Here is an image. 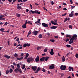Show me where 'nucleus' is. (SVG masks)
<instances>
[{"label": "nucleus", "mask_w": 78, "mask_h": 78, "mask_svg": "<svg viewBox=\"0 0 78 78\" xmlns=\"http://www.w3.org/2000/svg\"><path fill=\"white\" fill-rule=\"evenodd\" d=\"M9 73V70L7 69L6 70V74H7L8 73Z\"/></svg>", "instance_id": "obj_30"}, {"label": "nucleus", "mask_w": 78, "mask_h": 78, "mask_svg": "<svg viewBox=\"0 0 78 78\" xmlns=\"http://www.w3.org/2000/svg\"><path fill=\"white\" fill-rule=\"evenodd\" d=\"M13 70L12 68H10L9 69V72L10 73H12V72H13Z\"/></svg>", "instance_id": "obj_25"}, {"label": "nucleus", "mask_w": 78, "mask_h": 78, "mask_svg": "<svg viewBox=\"0 0 78 78\" xmlns=\"http://www.w3.org/2000/svg\"><path fill=\"white\" fill-rule=\"evenodd\" d=\"M42 34H40L38 35V38H39V39H41L42 38Z\"/></svg>", "instance_id": "obj_22"}, {"label": "nucleus", "mask_w": 78, "mask_h": 78, "mask_svg": "<svg viewBox=\"0 0 78 78\" xmlns=\"http://www.w3.org/2000/svg\"><path fill=\"white\" fill-rule=\"evenodd\" d=\"M67 20H68V18L66 17V19L64 20V22H66V21H67Z\"/></svg>", "instance_id": "obj_33"}, {"label": "nucleus", "mask_w": 78, "mask_h": 78, "mask_svg": "<svg viewBox=\"0 0 78 78\" xmlns=\"http://www.w3.org/2000/svg\"><path fill=\"white\" fill-rule=\"evenodd\" d=\"M11 66L12 67V69H15V67L14 66H13L12 65H11Z\"/></svg>", "instance_id": "obj_46"}, {"label": "nucleus", "mask_w": 78, "mask_h": 78, "mask_svg": "<svg viewBox=\"0 0 78 78\" xmlns=\"http://www.w3.org/2000/svg\"><path fill=\"white\" fill-rule=\"evenodd\" d=\"M24 53H21V55H20V56H23L24 55Z\"/></svg>", "instance_id": "obj_51"}, {"label": "nucleus", "mask_w": 78, "mask_h": 78, "mask_svg": "<svg viewBox=\"0 0 78 78\" xmlns=\"http://www.w3.org/2000/svg\"><path fill=\"white\" fill-rule=\"evenodd\" d=\"M66 15H67V13H65V14H62V16H65Z\"/></svg>", "instance_id": "obj_50"}, {"label": "nucleus", "mask_w": 78, "mask_h": 78, "mask_svg": "<svg viewBox=\"0 0 78 78\" xmlns=\"http://www.w3.org/2000/svg\"><path fill=\"white\" fill-rule=\"evenodd\" d=\"M4 17H5L4 15H2V16H0V20H2L3 18Z\"/></svg>", "instance_id": "obj_21"}, {"label": "nucleus", "mask_w": 78, "mask_h": 78, "mask_svg": "<svg viewBox=\"0 0 78 78\" xmlns=\"http://www.w3.org/2000/svg\"><path fill=\"white\" fill-rule=\"evenodd\" d=\"M70 2H71V4H72V3H73V1H72V0H71L70 1Z\"/></svg>", "instance_id": "obj_64"}, {"label": "nucleus", "mask_w": 78, "mask_h": 78, "mask_svg": "<svg viewBox=\"0 0 78 78\" xmlns=\"http://www.w3.org/2000/svg\"><path fill=\"white\" fill-rule=\"evenodd\" d=\"M41 47H40L39 46H38V47L37 48V50H39L40 49H41Z\"/></svg>", "instance_id": "obj_37"}, {"label": "nucleus", "mask_w": 78, "mask_h": 78, "mask_svg": "<svg viewBox=\"0 0 78 78\" xmlns=\"http://www.w3.org/2000/svg\"><path fill=\"white\" fill-rule=\"evenodd\" d=\"M16 16L18 17H20V14L17 13L16 14Z\"/></svg>", "instance_id": "obj_28"}, {"label": "nucleus", "mask_w": 78, "mask_h": 78, "mask_svg": "<svg viewBox=\"0 0 78 78\" xmlns=\"http://www.w3.org/2000/svg\"><path fill=\"white\" fill-rule=\"evenodd\" d=\"M63 10L66 11V10H67V9L66 8H63Z\"/></svg>", "instance_id": "obj_61"}, {"label": "nucleus", "mask_w": 78, "mask_h": 78, "mask_svg": "<svg viewBox=\"0 0 78 78\" xmlns=\"http://www.w3.org/2000/svg\"><path fill=\"white\" fill-rule=\"evenodd\" d=\"M4 57H6V58L7 59H9L10 58V56H9V55H4Z\"/></svg>", "instance_id": "obj_15"}, {"label": "nucleus", "mask_w": 78, "mask_h": 78, "mask_svg": "<svg viewBox=\"0 0 78 78\" xmlns=\"http://www.w3.org/2000/svg\"><path fill=\"white\" fill-rule=\"evenodd\" d=\"M30 34H31V32L30 30H29L28 34L30 35Z\"/></svg>", "instance_id": "obj_55"}, {"label": "nucleus", "mask_w": 78, "mask_h": 78, "mask_svg": "<svg viewBox=\"0 0 78 78\" xmlns=\"http://www.w3.org/2000/svg\"><path fill=\"white\" fill-rule=\"evenodd\" d=\"M17 9H22V7L20 5H19V6H17Z\"/></svg>", "instance_id": "obj_18"}, {"label": "nucleus", "mask_w": 78, "mask_h": 78, "mask_svg": "<svg viewBox=\"0 0 78 78\" xmlns=\"http://www.w3.org/2000/svg\"><path fill=\"white\" fill-rule=\"evenodd\" d=\"M17 45V44L16 43H15L14 44V45L15 47L16 46V45Z\"/></svg>", "instance_id": "obj_63"}, {"label": "nucleus", "mask_w": 78, "mask_h": 78, "mask_svg": "<svg viewBox=\"0 0 78 78\" xmlns=\"http://www.w3.org/2000/svg\"><path fill=\"white\" fill-rule=\"evenodd\" d=\"M25 65H23V67L22 68V69H25Z\"/></svg>", "instance_id": "obj_29"}, {"label": "nucleus", "mask_w": 78, "mask_h": 78, "mask_svg": "<svg viewBox=\"0 0 78 78\" xmlns=\"http://www.w3.org/2000/svg\"><path fill=\"white\" fill-rule=\"evenodd\" d=\"M50 58L49 57H44V60L45 61H47L48 60V59L49 58Z\"/></svg>", "instance_id": "obj_14"}, {"label": "nucleus", "mask_w": 78, "mask_h": 78, "mask_svg": "<svg viewBox=\"0 0 78 78\" xmlns=\"http://www.w3.org/2000/svg\"><path fill=\"white\" fill-rule=\"evenodd\" d=\"M39 33V31H36L33 32V34L34 35L36 36L37 35V34Z\"/></svg>", "instance_id": "obj_9"}, {"label": "nucleus", "mask_w": 78, "mask_h": 78, "mask_svg": "<svg viewBox=\"0 0 78 78\" xmlns=\"http://www.w3.org/2000/svg\"><path fill=\"white\" fill-rule=\"evenodd\" d=\"M27 46H28V47H30V44H29L27 43L26 44Z\"/></svg>", "instance_id": "obj_49"}, {"label": "nucleus", "mask_w": 78, "mask_h": 78, "mask_svg": "<svg viewBox=\"0 0 78 78\" xmlns=\"http://www.w3.org/2000/svg\"><path fill=\"white\" fill-rule=\"evenodd\" d=\"M62 62H64L66 60V58H65V57H64V56H63V57H62Z\"/></svg>", "instance_id": "obj_20"}, {"label": "nucleus", "mask_w": 78, "mask_h": 78, "mask_svg": "<svg viewBox=\"0 0 78 78\" xmlns=\"http://www.w3.org/2000/svg\"><path fill=\"white\" fill-rule=\"evenodd\" d=\"M54 51V50L53 49V48H52L51 49V52H50V54L51 55H54V52H53Z\"/></svg>", "instance_id": "obj_8"}, {"label": "nucleus", "mask_w": 78, "mask_h": 78, "mask_svg": "<svg viewBox=\"0 0 78 78\" xmlns=\"http://www.w3.org/2000/svg\"><path fill=\"white\" fill-rule=\"evenodd\" d=\"M69 27L71 29H72V25L69 26Z\"/></svg>", "instance_id": "obj_43"}, {"label": "nucleus", "mask_w": 78, "mask_h": 78, "mask_svg": "<svg viewBox=\"0 0 78 78\" xmlns=\"http://www.w3.org/2000/svg\"><path fill=\"white\" fill-rule=\"evenodd\" d=\"M41 68L39 67H38V68H37V69L36 70L35 72V73L36 74L39 71H40V70H41Z\"/></svg>", "instance_id": "obj_11"}, {"label": "nucleus", "mask_w": 78, "mask_h": 78, "mask_svg": "<svg viewBox=\"0 0 78 78\" xmlns=\"http://www.w3.org/2000/svg\"><path fill=\"white\" fill-rule=\"evenodd\" d=\"M39 56H37V57L35 58V61L36 62H38L39 61Z\"/></svg>", "instance_id": "obj_12"}, {"label": "nucleus", "mask_w": 78, "mask_h": 78, "mask_svg": "<svg viewBox=\"0 0 78 78\" xmlns=\"http://www.w3.org/2000/svg\"><path fill=\"white\" fill-rule=\"evenodd\" d=\"M18 68H16L14 70V71L15 72H16L17 73H18Z\"/></svg>", "instance_id": "obj_24"}, {"label": "nucleus", "mask_w": 78, "mask_h": 78, "mask_svg": "<svg viewBox=\"0 0 78 78\" xmlns=\"http://www.w3.org/2000/svg\"><path fill=\"white\" fill-rule=\"evenodd\" d=\"M18 55L17 53H15L14 56L15 57H16L17 58V57H18Z\"/></svg>", "instance_id": "obj_35"}, {"label": "nucleus", "mask_w": 78, "mask_h": 78, "mask_svg": "<svg viewBox=\"0 0 78 78\" xmlns=\"http://www.w3.org/2000/svg\"><path fill=\"white\" fill-rule=\"evenodd\" d=\"M26 56L28 58L29 56V54L27 53L26 54Z\"/></svg>", "instance_id": "obj_40"}, {"label": "nucleus", "mask_w": 78, "mask_h": 78, "mask_svg": "<svg viewBox=\"0 0 78 78\" xmlns=\"http://www.w3.org/2000/svg\"><path fill=\"white\" fill-rule=\"evenodd\" d=\"M34 60V58H33L30 57L28 58L27 59V62L29 63H30V62H33Z\"/></svg>", "instance_id": "obj_1"}, {"label": "nucleus", "mask_w": 78, "mask_h": 78, "mask_svg": "<svg viewBox=\"0 0 78 78\" xmlns=\"http://www.w3.org/2000/svg\"><path fill=\"white\" fill-rule=\"evenodd\" d=\"M73 16V14H69V16L70 17H72Z\"/></svg>", "instance_id": "obj_41"}, {"label": "nucleus", "mask_w": 78, "mask_h": 78, "mask_svg": "<svg viewBox=\"0 0 78 78\" xmlns=\"http://www.w3.org/2000/svg\"><path fill=\"white\" fill-rule=\"evenodd\" d=\"M75 15L76 16H77L78 15V13H75Z\"/></svg>", "instance_id": "obj_58"}, {"label": "nucleus", "mask_w": 78, "mask_h": 78, "mask_svg": "<svg viewBox=\"0 0 78 78\" xmlns=\"http://www.w3.org/2000/svg\"><path fill=\"white\" fill-rule=\"evenodd\" d=\"M45 58V57H43L42 58H41L40 59V61H41V62H44V59Z\"/></svg>", "instance_id": "obj_16"}, {"label": "nucleus", "mask_w": 78, "mask_h": 78, "mask_svg": "<svg viewBox=\"0 0 78 78\" xmlns=\"http://www.w3.org/2000/svg\"><path fill=\"white\" fill-rule=\"evenodd\" d=\"M75 7V6H71V9H74V8Z\"/></svg>", "instance_id": "obj_60"}, {"label": "nucleus", "mask_w": 78, "mask_h": 78, "mask_svg": "<svg viewBox=\"0 0 78 78\" xmlns=\"http://www.w3.org/2000/svg\"><path fill=\"white\" fill-rule=\"evenodd\" d=\"M17 67L18 69H20V65L18 63V64H17Z\"/></svg>", "instance_id": "obj_26"}, {"label": "nucleus", "mask_w": 78, "mask_h": 78, "mask_svg": "<svg viewBox=\"0 0 78 78\" xmlns=\"http://www.w3.org/2000/svg\"><path fill=\"white\" fill-rule=\"evenodd\" d=\"M66 47L68 48H70L71 47V45H66Z\"/></svg>", "instance_id": "obj_44"}, {"label": "nucleus", "mask_w": 78, "mask_h": 78, "mask_svg": "<svg viewBox=\"0 0 78 78\" xmlns=\"http://www.w3.org/2000/svg\"><path fill=\"white\" fill-rule=\"evenodd\" d=\"M54 37L55 38V39H58V36H55Z\"/></svg>", "instance_id": "obj_53"}, {"label": "nucleus", "mask_w": 78, "mask_h": 78, "mask_svg": "<svg viewBox=\"0 0 78 78\" xmlns=\"http://www.w3.org/2000/svg\"><path fill=\"white\" fill-rule=\"evenodd\" d=\"M51 5H53L54 4V3L53 2V1L51 2Z\"/></svg>", "instance_id": "obj_57"}, {"label": "nucleus", "mask_w": 78, "mask_h": 78, "mask_svg": "<svg viewBox=\"0 0 78 78\" xmlns=\"http://www.w3.org/2000/svg\"><path fill=\"white\" fill-rule=\"evenodd\" d=\"M48 48H45L44 49V52H47V51H48Z\"/></svg>", "instance_id": "obj_27"}, {"label": "nucleus", "mask_w": 78, "mask_h": 78, "mask_svg": "<svg viewBox=\"0 0 78 78\" xmlns=\"http://www.w3.org/2000/svg\"><path fill=\"white\" fill-rule=\"evenodd\" d=\"M66 68V66L62 65L61 66L60 69L62 70H65Z\"/></svg>", "instance_id": "obj_2"}, {"label": "nucleus", "mask_w": 78, "mask_h": 78, "mask_svg": "<svg viewBox=\"0 0 78 78\" xmlns=\"http://www.w3.org/2000/svg\"><path fill=\"white\" fill-rule=\"evenodd\" d=\"M32 69L33 70H34V72H35L36 71V69L37 68V66L32 67Z\"/></svg>", "instance_id": "obj_10"}, {"label": "nucleus", "mask_w": 78, "mask_h": 78, "mask_svg": "<svg viewBox=\"0 0 78 78\" xmlns=\"http://www.w3.org/2000/svg\"><path fill=\"white\" fill-rule=\"evenodd\" d=\"M41 21V19H38V20L37 21V22L38 23H40V21Z\"/></svg>", "instance_id": "obj_45"}, {"label": "nucleus", "mask_w": 78, "mask_h": 78, "mask_svg": "<svg viewBox=\"0 0 78 78\" xmlns=\"http://www.w3.org/2000/svg\"><path fill=\"white\" fill-rule=\"evenodd\" d=\"M73 41H74L73 39V38L72 37L71 38L70 40L69 41V44H72L73 42Z\"/></svg>", "instance_id": "obj_7"}, {"label": "nucleus", "mask_w": 78, "mask_h": 78, "mask_svg": "<svg viewBox=\"0 0 78 78\" xmlns=\"http://www.w3.org/2000/svg\"><path fill=\"white\" fill-rule=\"evenodd\" d=\"M12 64H13V66H16V63L14 62L12 63Z\"/></svg>", "instance_id": "obj_39"}, {"label": "nucleus", "mask_w": 78, "mask_h": 78, "mask_svg": "<svg viewBox=\"0 0 78 78\" xmlns=\"http://www.w3.org/2000/svg\"><path fill=\"white\" fill-rule=\"evenodd\" d=\"M57 27H58L57 26H54L52 27H51L50 28H51V29H55L56 28H57Z\"/></svg>", "instance_id": "obj_13"}, {"label": "nucleus", "mask_w": 78, "mask_h": 78, "mask_svg": "<svg viewBox=\"0 0 78 78\" xmlns=\"http://www.w3.org/2000/svg\"><path fill=\"white\" fill-rule=\"evenodd\" d=\"M23 57H21L20 58H19L18 57H16L17 59L18 60H22V59H23Z\"/></svg>", "instance_id": "obj_19"}, {"label": "nucleus", "mask_w": 78, "mask_h": 78, "mask_svg": "<svg viewBox=\"0 0 78 78\" xmlns=\"http://www.w3.org/2000/svg\"><path fill=\"white\" fill-rule=\"evenodd\" d=\"M51 23H52V24L54 25V24L55 23V22L54 21H51Z\"/></svg>", "instance_id": "obj_56"}, {"label": "nucleus", "mask_w": 78, "mask_h": 78, "mask_svg": "<svg viewBox=\"0 0 78 78\" xmlns=\"http://www.w3.org/2000/svg\"><path fill=\"white\" fill-rule=\"evenodd\" d=\"M0 30L1 31H2V33L3 32V31H4V28H2L0 29Z\"/></svg>", "instance_id": "obj_32"}, {"label": "nucleus", "mask_w": 78, "mask_h": 78, "mask_svg": "<svg viewBox=\"0 0 78 78\" xmlns=\"http://www.w3.org/2000/svg\"><path fill=\"white\" fill-rule=\"evenodd\" d=\"M42 71H43V72H45L46 70H45V69H44V68H43L42 69Z\"/></svg>", "instance_id": "obj_47"}, {"label": "nucleus", "mask_w": 78, "mask_h": 78, "mask_svg": "<svg viewBox=\"0 0 78 78\" xmlns=\"http://www.w3.org/2000/svg\"><path fill=\"white\" fill-rule=\"evenodd\" d=\"M50 41L52 42H55V40L52 39V40H50Z\"/></svg>", "instance_id": "obj_42"}, {"label": "nucleus", "mask_w": 78, "mask_h": 78, "mask_svg": "<svg viewBox=\"0 0 78 78\" xmlns=\"http://www.w3.org/2000/svg\"><path fill=\"white\" fill-rule=\"evenodd\" d=\"M37 14H40L41 13V12H39V11H36V14H37Z\"/></svg>", "instance_id": "obj_36"}, {"label": "nucleus", "mask_w": 78, "mask_h": 78, "mask_svg": "<svg viewBox=\"0 0 78 78\" xmlns=\"http://www.w3.org/2000/svg\"><path fill=\"white\" fill-rule=\"evenodd\" d=\"M66 36V37H69V39H71V35H70L67 34Z\"/></svg>", "instance_id": "obj_23"}, {"label": "nucleus", "mask_w": 78, "mask_h": 78, "mask_svg": "<svg viewBox=\"0 0 78 78\" xmlns=\"http://www.w3.org/2000/svg\"><path fill=\"white\" fill-rule=\"evenodd\" d=\"M72 37L73 39V41L74 40V39L75 41H76L77 40V35H76V34H74L73 36Z\"/></svg>", "instance_id": "obj_3"}, {"label": "nucleus", "mask_w": 78, "mask_h": 78, "mask_svg": "<svg viewBox=\"0 0 78 78\" xmlns=\"http://www.w3.org/2000/svg\"><path fill=\"white\" fill-rule=\"evenodd\" d=\"M26 46H27V44L25 43V44H24L23 47H23H24L25 48V47H26Z\"/></svg>", "instance_id": "obj_34"}, {"label": "nucleus", "mask_w": 78, "mask_h": 78, "mask_svg": "<svg viewBox=\"0 0 78 78\" xmlns=\"http://www.w3.org/2000/svg\"><path fill=\"white\" fill-rule=\"evenodd\" d=\"M37 11H33V10H30V11L29 12V13L31 15L32 14V13L33 14H34V13H36V14Z\"/></svg>", "instance_id": "obj_4"}, {"label": "nucleus", "mask_w": 78, "mask_h": 78, "mask_svg": "<svg viewBox=\"0 0 78 78\" xmlns=\"http://www.w3.org/2000/svg\"><path fill=\"white\" fill-rule=\"evenodd\" d=\"M61 34L63 36H64L65 35V34L64 33H61Z\"/></svg>", "instance_id": "obj_59"}, {"label": "nucleus", "mask_w": 78, "mask_h": 78, "mask_svg": "<svg viewBox=\"0 0 78 78\" xmlns=\"http://www.w3.org/2000/svg\"><path fill=\"white\" fill-rule=\"evenodd\" d=\"M55 68L54 64H52L51 66H50L49 67V69H53Z\"/></svg>", "instance_id": "obj_5"}, {"label": "nucleus", "mask_w": 78, "mask_h": 78, "mask_svg": "<svg viewBox=\"0 0 78 78\" xmlns=\"http://www.w3.org/2000/svg\"><path fill=\"white\" fill-rule=\"evenodd\" d=\"M75 57L76 58H78V54H76Z\"/></svg>", "instance_id": "obj_48"}, {"label": "nucleus", "mask_w": 78, "mask_h": 78, "mask_svg": "<svg viewBox=\"0 0 78 78\" xmlns=\"http://www.w3.org/2000/svg\"><path fill=\"white\" fill-rule=\"evenodd\" d=\"M69 71H71V67H69Z\"/></svg>", "instance_id": "obj_38"}, {"label": "nucleus", "mask_w": 78, "mask_h": 78, "mask_svg": "<svg viewBox=\"0 0 78 78\" xmlns=\"http://www.w3.org/2000/svg\"><path fill=\"white\" fill-rule=\"evenodd\" d=\"M19 40V38H18L16 40V41H18Z\"/></svg>", "instance_id": "obj_54"}, {"label": "nucleus", "mask_w": 78, "mask_h": 78, "mask_svg": "<svg viewBox=\"0 0 78 78\" xmlns=\"http://www.w3.org/2000/svg\"><path fill=\"white\" fill-rule=\"evenodd\" d=\"M42 25L43 27H48V26L47 24L44 23H42Z\"/></svg>", "instance_id": "obj_6"}, {"label": "nucleus", "mask_w": 78, "mask_h": 78, "mask_svg": "<svg viewBox=\"0 0 78 78\" xmlns=\"http://www.w3.org/2000/svg\"><path fill=\"white\" fill-rule=\"evenodd\" d=\"M18 72L20 73H22V71L21 69H20V68H19L18 69Z\"/></svg>", "instance_id": "obj_17"}, {"label": "nucleus", "mask_w": 78, "mask_h": 78, "mask_svg": "<svg viewBox=\"0 0 78 78\" xmlns=\"http://www.w3.org/2000/svg\"><path fill=\"white\" fill-rule=\"evenodd\" d=\"M69 39H68V38H67V39H66V42H67L68 41H69Z\"/></svg>", "instance_id": "obj_62"}, {"label": "nucleus", "mask_w": 78, "mask_h": 78, "mask_svg": "<svg viewBox=\"0 0 78 78\" xmlns=\"http://www.w3.org/2000/svg\"><path fill=\"white\" fill-rule=\"evenodd\" d=\"M30 7L31 8V9H33V6H32V5H31V4H30Z\"/></svg>", "instance_id": "obj_52"}, {"label": "nucleus", "mask_w": 78, "mask_h": 78, "mask_svg": "<svg viewBox=\"0 0 78 78\" xmlns=\"http://www.w3.org/2000/svg\"><path fill=\"white\" fill-rule=\"evenodd\" d=\"M22 27L24 28H26V26L24 24H23V25L22 26Z\"/></svg>", "instance_id": "obj_31"}]
</instances>
